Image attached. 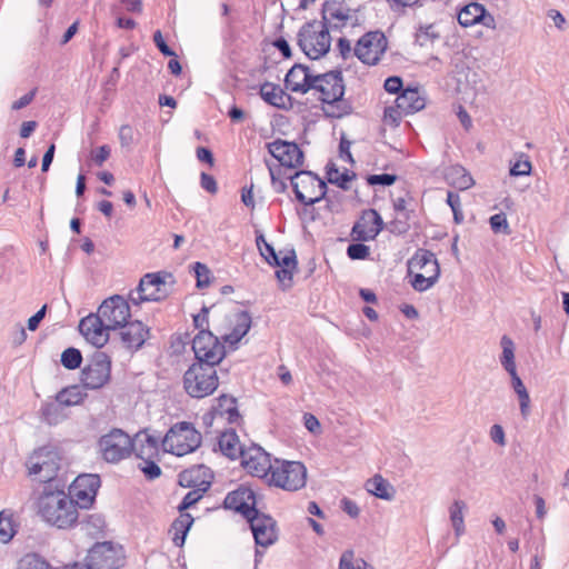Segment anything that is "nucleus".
Returning a JSON list of instances; mask_svg holds the SVG:
<instances>
[{
  "instance_id": "1",
  "label": "nucleus",
  "mask_w": 569,
  "mask_h": 569,
  "mask_svg": "<svg viewBox=\"0 0 569 569\" xmlns=\"http://www.w3.org/2000/svg\"><path fill=\"white\" fill-rule=\"evenodd\" d=\"M129 302L119 295L107 298L96 313H90L79 322V331L84 339L97 348L109 340V331L116 330L130 319Z\"/></svg>"
},
{
  "instance_id": "2",
  "label": "nucleus",
  "mask_w": 569,
  "mask_h": 569,
  "mask_svg": "<svg viewBox=\"0 0 569 569\" xmlns=\"http://www.w3.org/2000/svg\"><path fill=\"white\" fill-rule=\"evenodd\" d=\"M38 511L48 523L59 529L71 528L79 519L73 499L58 488V485L54 489L51 485L43 488L38 499Z\"/></svg>"
},
{
  "instance_id": "3",
  "label": "nucleus",
  "mask_w": 569,
  "mask_h": 569,
  "mask_svg": "<svg viewBox=\"0 0 569 569\" xmlns=\"http://www.w3.org/2000/svg\"><path fill=\"white\" fill-rule=\"evenodd\" d=\"M345 81L341 70H331L316 74L311 90L320 93L319 100L325 104L323 112L329 118L340 119L353 111L352 103L345 99Z\"/></svg>"
},
{
  "instance_id": "4",
  "label": "nucleus",
  "mask_w": 569,
  "mask_h": 569,
  "mask_svg": "<svg viewBox=\"0 0 569 569\" xmlns=\"http://www.w3.org/2000/svg\"><path fill=\"white\" fill-rule=\"evenodd\" d=\"M297 42L309 59L318 60L330 51V30L321 21H307L298 31Z\"/></svg>"
},
{
  "instance_id": "5",
  "label": "nucleus",
  "mask_w": 569,
  "mask_h": 569,
  "mask_svg": "<svg viewBox=\"0 0 569 569\" xmlns=\"http://www.w3.org/2000/svg\"><path fill=\"white\" fill-rule=\"evenodd\" d=\"M408 272L413 274L411 286L422 292L431 288L440 276V267L436 254L427 249H418L408 260Z\"/></svg>"
},
{
  "instance_id": "6",
  "label": "nucleus",
  "mask_w": 569,
  "mask_h": 569,
  "mask_svg": "<svg viewBox=\"0 0 569 569\" xmlns=\"http://www.w3.org/2000/svg\"><path fill=\"white\" fill-rule=\"evenodd\" d=\"M60 462L61 457L54 447L43 446L34 449L26 461L28 476L52 486L60 469Z\"/></svg>"
},
{
  "instance_id": "7",
  "label": "nucleus",
  "mask_w": 569,
  "mask_h": 569,
  "mask_svg": "<svg viewBox=\"0 0 569 569\" xmlns=\"http://www.w3.org/2000/svg\"><path fill=\"white\" fill-rule=\"evenodd\" d=\"M217 365L192 363L183 375V387L192 398H204L218 387Z\"/></svg>"
},
{
  "instance_id": "8",
  "label": "nucleus",
  "mask_w": 569,
  "mask_h": 569,
  "mask_svg": "<svg viewBox=\"0 0 569 569\" xmlns=\"http://www.w3.org/2000/svg\"><path fill=\"white\" fill-rule=\"evenodd\" d=\"M296 199L305 206H313L327 194V184L316 173L298 170L288 177Z\"/></svg>"
},
{
  "instance_id": "9",
  "label": "nucleus",
  "mask_w": 569,
  "mask_h": 569,
  "mask_svg": "<svg viewBox=\"0 0 569 569\" xmlns=\"http://www.w3.org/2000/svg\"><path fill=\"white\" fill-rule=\"evenodd\" d=\"M201 433L189 422L172 426L163 438V446L176 456L193 452L201 445Z\"/></svg>"
},
{
  "instance_id": "10",
  "label": "nucleus",
  "mask_w": 569,
  "mask_h": 569,
  "mask_svg": "<svg viewBox=\"0 0 569 569\" xmlns=\"http://www.w3.org/2000/svg\"><path fill=\"white\" fill-rule=\"evenodd\" d=\"M102 459L109 463H118L133 452V440L121 429L114 428L103 435L98 442Z\"/></svg>"
},
{
  "instance_id": "11",
  "label": "nucleus",
  "mask_w": 569,
  "mask_h": 569,
  "mask_svg": "<svg viewBox=\"0 0 569 569\" xmlns=\"http://www.w3.org/2000/svg\"><path fill=\"white\" fill-rule=\"evenodd\" d=\"M307 469L299 461H276L269 482L288 491H296L305 487Z\"/></svg>"
},
{
  "instance_id": "12",
  "label": "nucleus",
  "mask_w": 569,
  "mask_h": 569,
  "mask_svg": "<svg viewBox=\"0 0 569 569\" xmlns=\"http://www.w3.org/2000/svg\"><path fill=\"white\" fill-rule=\"evenodd\" d=\"M111 378V358L102 351H96L81 370V382L84 389L98 390Z\"/></svg>"
},
{
  "instance_id": "13",
  "label": "nucleus",
  "mask_w": 569,
  "mask_h": 569,
  "mask_svg": "<svg viewBox=\"0 0 569 569\" xmlns=\"http://www.w3.org/2000/svg\"><path fill=\"white\" fill-rule=\"evenodd\" d=\"M84 562L88 569H119L124 565V555L110 541L97 542L89 549Z\"/></svg>"
},
{
  "instance_id": "14",
  "label": "nucleus",
  "mask_w": 569,
  "mask_h": 569,
  "mask_svg": "<svg viewBox=\"0 0 569 569\" xmlns=\"http://www.w3.org/2000/svg\"><path fill=\"white\" fill-rule=\"evenodd\" d=\"M388 48L383 32L376 30L365 33L356 43L353 54L365 64L376 66Z\"/></svg>"
},
{
  "instance_id": "15",
  "label": "nucleus",
  "mask_w": 569,
  "mask_h": 569,
  "mask_svg": "<svg viewBox=\"0 0 569 569\" xmlns=\"http://www.w3.org/2000/svg\"><path fill=\"white\" fill-rule=\"evenodd\" d=\"M192 350L198 363L219 365L224 358V346L209 330H200L192 340Z\"/></svg>"
},
{
  "instance_id": "16",
  "label": "nucleus",
  "mask_w": 569,
  "mask_h": 569,
  "mask_svg": "<svg viewBox=\"0 0 569 569\" xmlns=\"http://www.w3.org/2000/svg\"><path fill=\"white\" fill-rule=\"evenodd\" d=\"M171 277L168 272H152L144 274L136 289L137 296L130 293V301L139 306L144 301L163 300L168 292L166 290V278Z\"/></svg>"
},
{
  "instance_id": "17",
  "label": "nucleus",
  "mask_w": 569,
  "mask_h": 569,
  "mask_svg": "<svg viewBox=\"0 0 569 569\" xmlns=\"http://www.w3.org/2000/svg\"><path fill=\"white\" fill-rule=\"evenodd\" d=\"M100 485L101 480L98 475H79L70 485L67 495L73 499L77 508L88 509L93 505Z\"/></svg>"
},
{
  "instance_id": "18",
  "label": "nucleus",
  "mask_w": 569,
  "mask_h": 569,
  "mask_svg": "<svg viewBox=\"0 0 569 569\" xmlns=\"http://www.w3.org/2000/svg\"><path fill=\"white\" fill-rule=\"evenodd\" d=\"M268 152L279 162L271 167H280L286 171L288 169H298L303 166L305 153L296 142L282 139H276L266 144Z\"/></svg>"
},
{
  "instance_id": "19",
  "label": "nucleus",
  "mask_w": 569,
  "mask_h": 569,
  "mask_svg": "<svg viewBox=\"0 0 569 569\" xmlns=\"http://www.w3.org/2000/svg\"><path fill=\"white\" fill-rule=\"evenodd\" d=\"M355 10L337 0H327L321 8V22L330 31H341L349 22L352 27L358 24V19L352 16Z\"/></svg>"
},
{
  "instance_id": "20",
  "label": "nucleus",
  "mask_w": 569,
  "mask_h": 569,
  "mask_svg": "<svg viewBox=\"0 0 569 569\" xmlns=\"http://www.w3.org/2000/svg\"><path fill=\"white\" fill-rule=\"evenodd\" d=\"M246 520L249 522L257 546L267 548L277 541V522L271 516L258 509Z\"/></svg>"
},
{
  "instance_id": "21",
  "label": "nucleus",
  "mask_w": 569,
  "mask_h": 569,
  "mask_svg": "<svg viewBox=\"0 0 569 569\" xmlns=\"http://www.w3.org/2000/svg\"><path fill=\"white\" fill-rule=\"evenodd\" d=\"M223 508L240 513L244 519L258 510L257 495L253 489L246 485H240L237 489L230 491L224 500Z\"/></svg>"
},
{
  "instance_id": "22",
  "label": "nucleus",
  "mask_w": 569,
  "mask_h": 569,
  "mask_svg": "<svg viewBox=\"0 0 569 569\" xmlns=\"http://www.w3.org/2000/svg\"><path fill=\"white\" fill-rule=\"evenodd\" d=\"M383 220L375 209L363 211L359 221L351 229V237L355 241H370L383 229Z\"/></svg>"
},
{
  "instance_id": "23",
  "label": "nucleus",
  "mask_w": 569,
  "mask_h": 569,
  "mask_svg": "<svg viewBox=\"0 0 569 569\" xmlns=\"http://www.w3.org/2000/svg\"><path fill=\"white\" fill-rule=\"evenodd\" d=\"M120 328V340L123 347L131 352L139 350L149 338L150 329L140 320H128Z\"/></svg>"
},
{
  "instance_id": "24",
  "label": "nucleus",
  "mask_w": 569,
  "mask_h": 569,
  "mask_svg": "<svg viewBox=\"0 0 569 569\" xmlns=\"http://www.w3.org/2000/svg\"><path fill=\"white\" fill-rule=\"evenodd\" d=\"M315 76L307 66L296 63L286 74L284 87L292 92L306 94L312 89Z\"/></svg>"
},
{
  "instance_id": "25",
  "label": "nucleus",
  "mask_w": 569,
  "mask_h": 569,
  "mask_svg": "<svg viewBox=\"0 0 569 569\" xmlns=\"http://www.w3.org/2000/svg\"><path fill=\"white\" fill-rule=\"evenodd\" d=\"M246 450L241 459L243 466L258 477L271 476L274 465H271L269 455L262 451L260 447H252Z\"/></svg>"
},
{
  "instance_id": "26",
  "label": "nucleus",
  "mask_w": 569,
  "mask_h": 569,
  "mask_svg": "<svg viewBox=\"0 0 569 569\" xmlns=\"http://www.w3.org/2000/svg\"><path fill=\"white\" fill-rule=\"evenodd\" d=\"M193 473L194 471H184L180 475V482L183 481L187 482V487H193L194 489L190 490L182 499L181 503L178 507V510L182 512L183 510H187L194 506L203 496L204 492L208 491V489L211 486L210 480H201L199 483H196L193 480Z\"/></svg>"
},
{
  "instance_id": "27",
  "label": "nucleus",
  "mask_w": 569,
  "mask_h": 569,
  "mask_svg": "<svg viewBox=\"0 0 569 569\" xmlns=\"http://www.w3.org/2000/svg\"><path fill=\"white\" fill-rule=\"evenodd\" d=\"M396 104L407 116L422 110L426 107V99L418 88L408 87L398 94Z\"/></svg>"
},
{
  "instance_id": "28",
  "label": "nucleus",
  "mask_w": 569,
  "mask_h": 569,
  "mask_svg": "<svg viewBox=\"0 0 569 569\" xmlns=\"http://www.w3.org/2000/svg\"><path fill=\"white\" fill-rule=\"evenodd\" d=\"M220 451L231 460L243 457L246 448L240 445L239 437L236 430L230 429L220 433L218 439Z\"/></svg>"
},
{
  "instance_id": "29",
  "label": "nucleus",
  "mask_w": 569,
  "mask_h": 569,
  "mask_svg": "<svg viewBox=\"0 0 569 569\" xmlns=\"http://www.w3.org/2000/svg\"><path fill=\"white\" fill-rule=\"evenodd\" d=\"M213 415L216 418L226 419L229 423H237L242 419L238 410L237 399L227 395L218 398V402L213 407Z\"/></svg>"
},
{
  "instance_id": "30",
  "label": "nucleus",
  "mask_w": 569,
  "mask_h": 569,
  "mask_svg": "<svg viewBox=\"0 0 569 569\" xmlns=\"http://www.w3.org/2000/svg\"><path fill=\"white\" fill-rule=\"evenodd\" d=\"M260 96L267 103L279 109H286L287 101L291 99L279 84L269 81L260 86Z\"/></svg>"
},
{
  "instance_id": "31",
  "label": "nucleus",
  "mask_w": 569,
  "mask_h": 569,
  "mask_svg": "<svg viewBox=\"0 0 569 569\" xmlns=\"http://www.w3.org/2000/svg\"><path fill=\"white\" fill-rule=\"evenodd\" d=\"M251 327V316L248 311H239L234 315L233 327L230 333L224 335L223 339L230 345H237L249 331Z\"/></svg>"
},
{
  "instance_id": "32",
  "label": "nucleus",
  "mask_w": 569,
  "mask_h": 569,
  "mask_svg": "<svg viewBox=\"0 0 569 569\" xmlns=\"http://www.w3.org/2000/svg\"><path fill=\"white\" fill-rule=\"evenodd\" d=\"M366 490L375 497L383 500H392L395 496L393 487L382 476L375 475L367 480Z\"/></svg>"
},
{
  "instance_id": "33",
  "label": "nucleus",
  "mask_w": 569,
  "mask_h": 569,
  "mask_svg": "<svg viewBox=\"0 0 569 569\" xmlns=\"http://www.w3.org/2000/svg\"><path fill=\"white\" fill-rule=\"evenodd\" d=\"M511 378V387L518 396L521 416L526 419L530 412V397L517 370L508 372Z\"/></svg>"
},
{
  "instance_id": "34",
  "label": "nucleus",
  "mask_w": 569,
  "mask_h": 569,
  "mask_svg": "<svg viewBox=\"0 0 569 569\" xmlns=\"http://www.w3.org/2000/svg\"><path fill=\"white\" fill-rule=\"evenodd\" d=\"M83 387L77 385L63 388L57 393L56 401L58 405L66 407L80 405L87 397V393L83 391Z\"/></svg>"
},
{
  "instance_id": "35",
  "label": "nucleus",
  "mask_w": 569,
  "mask_h": 569,
  "mask_svg": "<svg viewBox=\"0 0 569 569\" xmlns=\"http://www.w3.org/2000/svg\"><path fill=\"white\" fill-rule=\"evenodd\" d=\"M447 180L460 190H467L473 186L471 174L461 166H452L447 171Z\"/></svg>"
},
{
  "instance_id": "36",
  "label": "nucleus",
  "mask_w": 569,
  "mask_h": 569,
  "mask_svg": "<svg viewBox=\"0 0 569 569\" xmlns=\"http://www.w3.org/2000/svg\"><path fill=\"white\" fill-rule=\"evenodd\" d=\"M483 12L485 6L478 2H470L458 12V22L462 27L475 26L479 22V19L482 17Z\"/></svg>"
},
{
  "instance_id": "37",
  "label": "nucleus",
  "mask_w": 569,
  "mask_h": 569,
  "mask_svg": "<svg viewBox=\"0 0 569 569\" xmlns=\"http://www.w3.org/2000/svg\"><path fill=\"white\" fill-rule=\"evenodd\" d=\"M192 523L193 518L190 513L187 512H181L180 516L173 521L172 529L174 530V535L172 541L177 547H182L184 545L187 533L190 530Z\"/></svg>"
},
{
  "instance_id": "38",
  "label": "nucleus",
  "mask_w": 569,
  "mask_h": 569,
  "mask_svg": "<svg viewBox=\"0 0 569 569\" xmlns=\"http://www.w3.org/2000/svg\"><path fill=\"white\" fill-rule=\"evenodd\" d=\"M356 178L355 172H350L349 170H345L343 172H339V169L336 167L333 162H329L327 164V179L330 183L337 184L342 190H349V182Z\"/></svg>"
},
{
  "instance_id": "39",
  "label": "nucleus",
  "mask_w": 569,
  "mask_h": 569,
  "mask_svg": "<svg viewBox=\"0 0 569 569\" xmlns=\"http://www.w3.org/2000/svg\"><path fill=\"white\" fill-rule=\"evenodd\" d=\"M500 346L502 348V353L500 356V363L503 369L509 372L517 370L515 362V343L510 337L507 335L501 337Z\"/></svg>"
},
{
  "instance_id": "40",
  "label": "nucleus",
  "mask_w": 569,
  "mask_h": 569,
  "mask_svg": "<svg viewBox=\"0 0 569 569\" xmlns=\"http://www.w3.org/2000/svg\"><path fill=\"white\" fill-rule=\"evenodd\" d=\"M266 164L269 169L272 189L277 193H284L288 189L287 180H289L290 174H287V171L280 167H271L268 161H266Z\"/></svg>"
},
{
  "instance_id": "41",
  "label": "nucleus",
  "mask_w": 569,
  "mask_h": 569,
  "mask_svg": "<svg viewBox=\"0 0 569 569\" xmlns=\"http://www.w3.org/2000/svg\"><path fill=\"white\" fill-rule=\"evenodd\" d=\"M80 525L82 529L90 536L98 535L103 531L106 527L104 517L100 513L86 515Z\"/></svg>"
},
{
  "instance_id": "42",
  "label": "nucleus",
  "mask_w": 569,
  "mask_h": 569,
  "mask_svg": "<svg viewBox=\"0 0 569 569\" xmlns=\"http://www.w3.org/2000/svg\"><path fill=\"white\" fill-rule=\"evenodd\" d=\"M466 503L462 500H456L450 507V520L455 529L456 536L465 532L463 509Z\"/></svg>"
},
{
  "instance_id": "43",
  "label": "nucleus",
  "mask_w": 569,
  "mask_h": 569,
  "mask_svg": "<svg viewBox=\"0 0 569 569\" xmlns=\"http://www.w3.org/2000/svg\"><path fill=\"white\" fill-rule=\"evenodd\" d=\"M61 363L68 370L80 368L82 363V353L79 349L70 347L62 351Z\"/></svg>"
},
{
  "instance_id": "44",
  "label": "nucleus",
  "mask_w": 569,
  "mask_h": 569,
  "mask_svg": "<svg viewBox=\"0 0 569 569\" xmlns=\"http://www.w3.org/2000/svg\"><path fill=\"white\" fill-rule=\"evenodd\" d=\"M17 569H50V565L37 553H27L18 561Z\"/></svg>"
},
{
  "instance_id": "45",
  "label": "nucleus",
  "mask_w": 569,
  "mask_h": 569,
  "mask_svg": "<svg viewBox=\"0 0 569 569\" xmlns=\"http://www.w3.org/2000/svg\"><path fill=\"white\" fill-rule=\"evenodd\" d=\"M266 262L272 267L292 266L297 268V257L295 250H289L284 256L280 257L276 251L270 258H267Z\"/></svg>"
},
{
  "instance_id": "46",
  "label": "nucleus",
  "mask_w": 569,
  "mask_h": 569,
  "mask_svg": "<svg viewBox=\"0 0 569 569\" xmlns=\"http://www.w3.org/2000/svg\"><path fill=\"white\" fill-rule=\"evenodd\" d=\"M193 271L197 279V287L199 289L207 288L210 284V269L202 262H194Z\"/></svg>"
},
{
  "instance_id": "47",
  "label": "nucleus",
  "mask_w": 569,
  "mask_h": 569,
  "mask_svg": "<svg viewBox=\"0 0 569 569\" xmlns=\"http://www.w3.org/2000/svg\"><path fill=\"white\" fill-rule=\"evenodd\" d=\"M362 242L358 241L348 246L347 254L351 260H363L369 257L370 248Z\"/></svg>"
},
{
  "instance_id": "48",
  "label": "nucleus",
  "mask_w": 569,
  "mask_h": 569,
  "mask_svg": "<svg viewBox=\"0 0 569 569\" xmlns=\"http://www.w3.org/2000/svg\"><path fill=\"white\" fill-rule=\"evenodd\" d=\"M490 227L495 233L510 234L511 230L505 213H496L489 219Z\"/></svg>"
},
{
  "instance_id": "49",
  "label": "nucleus",
  "mask_w": 569,
  "mask_h": 569,
  "mask_svg": "<svg viewBox=\"0 0 569 569\" xmlns=\"http://www.w3.org/2000/svg\"><path fill=\"white\" fill-rule=\"evenodd\" d=\"M139 469L148 480H154L161 476V468L153 459H144V461L139 465Z\"/></svg>"
},
{
  "instance_id": "50",
  "label": "nucleus",
  "mask_w": 569,
  "mask_h": 569,
  "mask_svg": "<svg viewBox=\"0 0 569 569\" xmlns=\"http://www.w3.org/2000/svg\"><path fill=\"white\" fill-rule=\"evenodd\" d=\"M292 266H281L276 271V277L282 288V290H286L291 287L292 284Z\"/></svg>"
},
{
  "instance_id": "51",
  "label": "nucleus",
  "mask_w": 569,
  "mask_h": 569,
  "mask_svg": "<svg viewBox=\"0 0 569 569\" xmlns=\"http://www.w3.org/2000/svg\"><path fill=\"white\" fill-rule=\"evenodd\" d=\"M397 180L396 174L390 173H380V174H370L367 178V181L370 186H392Z\"/></svg>"
},
{
  "instance_id": "52",
  "label": "nucleus",
  "mask_w": 569,
  "mask_h": 569,
  "mask_svg": "<svg viewBox=\"0 0 569 569\" xmlns=\"http://www.w3.org/2000/svg\"><path fill=\"white\" fill-rule=\"evenodd\" d=\"M59 406L60 405H58V402L56 401L52 403H47L42 408V416L48 423L53 425L59 421Z\"/></svg>"
},
{
  "instance_id": "53",
  "label": "nucleus",
  "mask_w": 569,
  "mask_h": 569,
  "mask_svg": "<svg viewBox=\"0 0 569 569\" xmlns=\"http://www.w3.org/2000/svg\"><path fill=\"white\" fill-rule=\"evenodd\" d=\"M2 515L3 513L0 512V541L7 543L12 539L14 530L12 529L10 519H4Z\"/></svg>"
},
{
  "instance_id": "54",
  "label": "nucleus",
  "mask_w": 569,
  "mask_h": 569,
  "mask_svg": "<svg viewBox=\"0 0 569 569\" xmlns=\"http://www.w3.org/2000/svg\"><path fill=\"white\" fill-rule=\"evenodd\" d=\"M531 171V163L528 159L517 160L510 168V174L513 177L528 176Z\"/></svg>"
},
{
  "instance_id": "55",
  "label": "nucleus",
  "mask_w": 569,
  "mask_h": 569,
  "mask_svg": "<svg viewBox=\"0 0 569 569\" xmlns=\"http://www.w3.org/2000/svg\"><path fill=\"white\" fill-rule=\"evenodd\" d=\"M153 41L159 51L166 57H176V52L166 43L160 30L153 33Z\"/></svg>"
},
{
  "instance_id": "56",
  "label": "nucleus",
  "mask_w": 569,
  "mask_h": 569,
  "mask_svg": "<svg viewBox=\"0 0 569 569\" xmlns=\"http://www.w3.org/2000/svg\"><path fill=\"white\" fill-rule=\"evenodd\" d=\"M402 86V79L398 76H392L385 80L383 88L389 93L399 94L403 90Z\"/></svg>"
},
{
  "instance_id": "57",
  "label": "nucleus",
  "mask_w": 569,
  "mask_h": 569,
  "mask_svg": "<svg viewBox=\"0 0 569 569\" xmlns=\"http://www.w3.org/2000/svg\"><path fill=\"white\" fill-rule=\"evenodd\" d=\"M402 114L403 112L397 108V104L395 107H386L383 112L385 121L395 127L399 124Z\"/></svg>"
},
{
  "instance_id": "58",
  "label": "nucleus",
  "mask_w": 569,
  "mask_h": 569,
  "mask_svg": "<svg viewBox=\"0 0 569 569\" xmlns=\"http://www.w3.org/2000/svg\"><path fill=\"white\" fill-rule=\"evenodd\" d=\"M119 139L122 147H129L134 141V130L129 124H123L119 130Z\"/></svg>"
},
{
  "instance_id": "59",
  "label": "nucleus",
  "mask_w": 569,
  "mask_h": 569,
  "mask_svg": "<svg viewBox=\"0 0 569 569\" xmlns=\"http://www.w3.org/2000/svg\"><path fill=\"white\" fill-rule=\"evenodd\" d=\"M111 149L109 146L103 144L91 152V158L97 166H102L103 162L110 157Z\"/></svg>"
},
{
  "instance_id": "60",
  "label": "nucleus",
  "mask_w": 569,
  "mask_h": 569,
  "mask_svg": "<svg viewBox=\"0 0 569 569\" xmlns=\"http://www.w3.org/2000/svg\"><path fill=\"white\" fill-rule=\"evenodd\" d=\"M47 305H43L32 317L28 319V329L34 331L39 328L40 322L43 320L47 313Z\"/></svg>"
},
{
  "instance_id": "61",
  "label": "nucleus",
  "mask_w": 569,
  "mask_h": 569,
  "mask_svg": "<svg viewBox=\"0 0 569 569\" xmlns=\"http://www.w3.org/2000/svg\"><path fill=\"white\" fill-rule=\"evenodd\" d=\"M201 187L209 193L214 194L218 191L217 181L213 176L202 172L200 176Z\"/></svg>"
},
{
  "instance_id": "62",
  "label": "nucleus",
  "mask_w": 569,
  "mask_h": 569,
  "mask_svg": "<svg viewBox=\"0 0 569 569\" xmlns=\"http://www.w3.org/2000/svg\"><path fill=\"white\" fill-rule=\"evenodd\" d=\"M37 89H32L11 104L12 110H20L29 106L34 99Z\"/></svg>"
},
{
  "instance_id": "63",
  "label": "nucleus",
  "mask_w": 569,
  "mask_h": 569,
  "mask_svg": "<svg viewBox=\"0 0 569 569\" xmlns=\"http://www.w3.org/2000/svg\"><path fill=\"white\" fill-rule=\"evenodd\" d=\"M351 142L347 140L345 137L341 138L339 143V156L342 160L348 161L349 163H353L355 160L350 152Z\"/></svg>"
},
{
  "instance_id": "64",
  "label": "nucleus",
  "mask_w": 569,
  "mask_h": 569,
  "mask_svg": "<svg viewBox=\"0 0 569 569\" xmlns=\"http://www.w3.org/2000/svg\"><path fill=\"white\" fill-rule=\"evenodd\" d=\"M339 569H358L353 561V551L347 550L342 553L339 561Z\"/></svg>"
}]
</instances>
